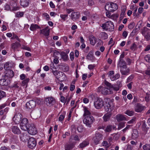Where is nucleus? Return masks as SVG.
<instances>
[{"label": "nucleus", "mask_w": 150, "mask_h": 150, "mask_svg": "<svg viewBox=\"0 0 150 150\" xmlns=\"http://www.w3.org/2000/svg\"><path fill=\"white\" fill-rule=\"evenodd\" d=\"M72 137L74 138V139L75 141H80V139L79 137L77 135H76L74 136L73 135L71 136L70 139L72 138Z\"/></svg>", "instance_id": "obj_48"}, {"label": "nucleus", "mask_w": 150, "mask_h": 150, "mask_svg": "<svg viewBox=\"0 0 150 150\" xmlns=\"http://www.w3.org/2000/svg\"><path fill=\"white\" fill-rule=\"evenodd\" d=\"M60 56L61 58L64 61H66L67 60L68 58V55L64 52H60Z\"/></svg>", "instance_id": "obj_28"}, {"label": "nucleus", "mask_w": 150, "mask_h": 150, "mask_svg": "<svg viewBox=\"0 0 150 150\" xmlns=\"http://www.w3.org/2000/svg\"><path fill=\"white\" fill-rule=\"evenodd\" d=\"M136 45L134 43L130 47V49L132 50H134L135 49H136Z\"/></svg>", "instance_id": "obj_63"}, {"label": "nucleus", "mask_w": 150, "mask_h": 150, "mask_svg": "<svg viewBox=\"0 0 150 150\" xmlns=\"http://www.w3.org/2000/svg\"><path fill=\"white\" fill-rule=\"evenodd\" d=\"M93 54L92 52H90L87 55L86 58H87L90 60H91L93 59Z\"/></svg>", "instance_id": "obj_38"}, {"label": "nucleus", "mask_w": 150, "mask_h": 150, "mask_svg": "<svg viewBox=\"0 0 150 150\" xmlns=\"http://www.w3.org/2000/svg\"><path fill=\"white\" fill-rule=\"evenodd\" d=\"M102 28L105 30L110 31H113L114 28L113 23L111 21H108L105 23L102 24L101 26Z\"/></svg>", "instance_id": "obj_2"}, {"label": "nucleus", "mask_w": 150, "mask_h": 150, "mask_svg": "<svg viewBox=\"0 0 150 150\" xmlns=\"http://www.w3.org/2000/svg\"><path fill=\"white\" fill-rule=\"evenodd\" d=\"M89 40L90 41V44L94 45L96 43V39L93 35H91L88 37Z\"/></svg>", "instance_id": "obj_25"}, {"label": "nucleus", "mask_w": 150, "mask_h": 150, "mask_svg": "<svg viewBox=\"0 0 150 150\" xmlns=\"http://www.w3.org/2000/svg\"><path fill=\"white\" fill-rule=\"evenodd\" d=\"M20 46V44L19 42H15V43H13L12 44L11 48L14 51H15Z\"/></svg>", "instance_id": "obj_31"}, {"label": "nucleus", "mask_w": 150, "mask_h": 150, "mask_svg": "<svg viewBox=\"0 0 150 150\" xmlns=\"http://www.w3.org/2000/svg\"><path fill=\"white\" fill-rule=\"evenodd\" d=\"M116 119L118 122L123 120H127L126 118L123 115L121 114H118L116 116Z\"/></svg>", "instance_id": "obj_21"}, {"label": "nucleus", "mask_w": 150, "mask_h": 150, "mask_svg": "<svg viewBox=\"0 0 150 150\" xmlns=\"http://www.w3.org/2000/svg\"><path fill=\"white\" fill-rule=\"evenodd\" d=\"M112 127V125H108L106 127L105 131L106 132H110L111 131Z\"/></svg>", "instance_id": "obj_42"}, {"label": "nucleus", "mask_w": 150, "mask_h": 150, "mask_svg": "<svg viewBox=\"0 0 150 150\" xmlns=\"http://www.w3.org/2000/svg\"><path fill=\"white\" fill-rule=\"evenodd\" d=\"M24 13L23 12H19L16 13V15L18 17H21L23 16Z\"/></svg>", "instance_id": "obj_44"}, {"label": "nucleus", "mask_w": 150, "mask_h": 150, "mask_svg": "<svg viewBox=\"0 0 150 150\" xmlns=\"http://www.w3.org/2000/svg\"><path fill=\"white\" fill-rule=\"evenodd\" d=\"M22 118V116L20 113L16 114L13 118V120L16 124H19Z\"/></svg>", "instance_id": "obj_14"}, {"label": "nucleus", "mask_w": 150, "mask_h": 150, "mask_svg": "<svg viewBox=\"0 0 150 150\" xmlns=\"http://www.w3.org/2000/svg\"><path fill=\"white\" fill-rule=\"evenodd\" d=\"M112 115L111 113L108 112L105 114L103 117V119L104 122H106L108 121Z\"/></svg>", "instance_id": "obj_22"}, {"label": "nucleus", "mask_w": 150, "mask_h": 150, "mask_svg": "<svg viewBox=\"0 0 150 150\" xmlns=\"http://www.w3.org/2000/svg\"><path fill=\"white\" fill-rule=\"evenodd\" d=\"M70 59L72 61L74 59V53L73 52H71L70 54Z\"/></svg>", "instance_id": "obj_57"}, {"label": "nucleus", "mask_w": 150, "mask_h": 150, "mask_svg": "<svg viewBox=\"0 0 150 150\" xmlns=\"http://www.w3.org/2000/svg\"><path fill=\"white\" fill-rule=\"evenodd\" d=\"M89 144V143L87 140L84 141L82 143H80L79 146V147L83 149Z\"/></svg>", "instance_id": "obj_27"}, {"label": "nucleus", "mask_w": 150, "mask_h": 150, "mask_svg": "<svg viewBox=\"0 0 150 150\" xmlns=\"http://www.w3.org/2000/svg\"><path fill=\"white\" fill-rule=\"evenodd\" d=\"M105 8L107 11L113 12L117 9V6L115 3L108 2L106 3L105 6Z\"/></svg>", "instance_id": "obj_1"}, {"label": "nucleus", "mask_w": 150, "mask_h": 150, "mask_svg": "<svg viewBox=\"0 0 150 150\" xmlns=\"http://www.w3.org/2000/svg\"><path fill=\"white\" fill-rule=\"evenodd\" d=\"M52 72L57 79H59L60 78V75L63 76L64 74L63 72L57 71L56 68H54V70L52 69Z\"/></svg>", "instance_id": "obj_17"}, {"label": "nucleus", "mask_w": 150, "mask_h": 150, "mask_svg": "<svg viewBox=\"0 0 150 150\" xmlns=\"http://www.w3.org/2000/svg\"><path fill=\"white\" fill-rule=\"evenodd\" d=\"M134 112L132 110H127L125 112V114L129 116H132L134 114Z\"/></svg>", "instance_id": "obj_39"}, {"label": "nucleus", "mask_w": 150, "mask_h": 150, "mask_svg": "<svg viewBox=\"0 0 150 150\" xmlns=\"http://www.w3.org/2000/svg\"><path fill=\"white\" fill-rule=\"evenodd\" d=\"M131 126L130 125H127L126 127L122 130V132L125 133Z\"/></svg>", "instance_id": "obj_51"}, {"label": "nucleus", "mask_w": 150, "mask_h": 150, "mask_svg": "<svg viewBox=\"0 0 150 150\" xmlns=\"http://www.w3.org/2000/svg\"><path fill=\"white\" fill-rule=\"evenodd\" d=\"M150 29L147 28L146 27H144L143 28L142 31V33L147 40H149L150 39Z\"/></svg>", "instance_id": "obj_5"}, {"label": "nucleus", "mask_w": 150, "mask_h": 150, "mask_svg": "<svg viewBox=\"0 0 150 150\" xmlns=\"http://www.w3.org/2000/svg\"><path fill=\"white\" fill-rule=\"evenodd\" d=\"M97 91L98 92H101V93L103 95L109 94L112 93V89H108L103 86L99 87L97 89Z\"/></svg>", "instance_id": "obj_4"}, {"label": "nucleus", "mask_w": 150, "mask_h": 150, "mask_svg": "<svg viewBox=\"0 0 150 150\" xmlns=\"http://www.w3.org/2000/svg\"><path fill=\"white\" fill-rule=\"evenodd\" d=\"M139 136L138 133L136 130H134L132 134V137L133 139L137 138Z\"/></svg>", "instance_id": "obj_35"}, {"label": "nucleus", "mask_w": 150, "mask_h": 150, "mask_svg": "<svg viewBox=\"0 0 150 150\" xmlns=\"http://www.w3.org/2000/svg\"><path fill=\"white\" fill-rule=\"evenodd\" d=\"M125 57V53L124 52H122V53L121 54L120 58L119 61H120L121 60H124L123 59V58L124 57Z\"/></svg>", "instance_id": "obj_61"}, {"label": "nucleus", "mask_w": 150, "mask_h": 150, "mask_svg": "<svg viewBox=\"0 0 150 150\" xmlns=\"http://www.w3.org/2000/svg\"><path fill=\"white\" fill-rule=\"evenodd\" d=\"M36 142L34 138L31 137L28 140V147L31 149H33L36 145Z\"/></svg>", "instance_id": "obj_10"}, {"label": "nucleus", "mask_w": 150, "mask_h": 150, "mask_svg": "<svg viewBox=\"0 0 150 150\" xmlns=\"http://www.w3.org/2000/svg\"><path fill=\"white\" fill-rule=\"evenodd\" d=\"M29 0H21L20 4L24 7L28 6L29 4Z\"/></svg>", "instance_id": "obj_24"}, {"label": "nucleus", "mask_w": 150, "mask_h": 150, "mask_svg": "<svg viewBox=\"0 0 150 150\" xmlns=\"http://www.w3.org/2000/svg\"><path fill=\"white\" fill-rule=\"evenodd\" d=\"M144 73L146 75L150 76V66L148 67L147 69L144 71Z\"/></svg>", "instance_id": "obj_50"}, {"label": "nucleus", "mask_w": 150, "mask_h": 150, "mask_svg": "<svg viewBox=\"0 0 150 150\" xmlns=\"http://www.w3.org/2000/svg\"><path fill=\"white\" fill-rule=\"evenodd\" d=\"M99 37L102 39L105 40L107 38L108 35L105 32H102L99 34Z\"/></svg>", "instance_id": "obj_34"}, {"label": "nucleus", "mask_w": 150, "mask_h": 150, "mask_svg": "<svg viewBox=\"0 0 150 150\" xmlns=\"http://www.w3.org/2000/svg\"><path fill=\"white\" fill-rule=\"evenodd\" d=\"M64 118V116L63 115H60L59 118V121H62L63 120Z\"/></svg>", "instance_id": "obj_62"}, {"label": "nucleus", "mask_w": 150, "mask_h": 150, "mask_svg": "<svg viewBox=\"0 0 150 150\" xmlns=\"http://www.w3.org/2000/svg\"><path fill=\"white\" fill-rule=\"evenodd\" d=\"M113 108V103L111 102H109L108 103H107L105 107V110L109 113H111Z\"/></svg>", "instance_id": "obj_16"}, {"label": "nucleus", "mask_w": 150, "mask_h": 150, "mask_svg": "<svg viewBox=\"0 0 150 150\" xmlns=\"http://www.w3.org/2000/svg\"><path fill=\"white\" fill-rule=\"evenodd\" d=\"M39 28L38 25L36 24H31L30 27V29L32 31L35 30Z\"/></svg>", "instance_id": "obj_36"}, {"label": "nucleus", "mask_w": 150, "mask_h": 150, "mask_svg": "<svg viewBox=\"0 0 150 150\" xmlns=\"http://www.w3.org/2000/svg\"><path fill=\"white\" fill-rule=\"evenodd\" d=\"M112 88L116 91H118L119 89V87L117 85H112Z\"/></svg>", "instance_id": "obj_52"}, {"label": "nucleus", "mask_w": 150, "mask_h": 150, "mask_svg": "<svg viewBox=\"0 0 150 150\" xmlns=\"http://www.w3.org/2000/svg\"><path fill=\"white\" fill-rule=\"evenodd\" d=\"M29 81V78H27L23 81H22V83L23 86H24L26 85L28 82Z\"/></svg>", "instance_id": "obj_53"}, {"label": "nucleus", "mask_w": 150, "mask_h": 150, "mask_svg": "<svg viewBox=\"0 0 150 150\" xmlns=\"http://www.w3.org/2000/svg\"><path fill=\"white\" fill-rule=\"evenodd\" d=\"M9 80L3 79L0 80V85L2 86H7L9 83L8 82Z\"/></svg>", "instance_id": "obj_23"}, {"label": "nucleus", "mask_w": 150, "mask_h": 150, "mask_svg": "<svg viewBox=\"0 0 150 150\" xmlns=\"http://www.w3.org/2000/svg\"><path fill=\"white\" fill-rule=\"evenodd\" d=\"M6 96L5 93L2 91H0V100Z\"/></svg>", "instance_id": "obj_45"}, {"label": "nucleus", "mask_w": 150, "mask_h": 150, "mask_svg": "<svg viewBox=\"0 0 150 150\" xmlns=\"http://www.w3.org/2000/svg\"><path fill=\"white\" fill-rule=\"evenodd\" d=\"M135 25V23L134 22H132L129 24L128 25V28L130 29H132L134 27Z\"/></svg>", "instance_id": "obj_55"}, {"label": "nucleus", "mask_w": 150, "mask_h": 150, "mask_svg": "<svg viewBox=\"0 0 150 150\" xmlns=\"http://www.w3.org/2000/svg\"><path fill=\"white\" fill-rule=\"evenodd\" d=\"M105 84L107 86L109 87V88L111 89V88L112 85L108 81H105Z\"/></svg>", "instance_id": "obj_59"}, {"label": "nucleus", "mask_w": 150, "mask_h": 150, "mask_svg": "<svg viewBox=\"0 0 150 150\" xmlns=\"http://www.w3.org/2000/svg\"><path fill=\"white\" fill-rule=\"evenodd\" d=\"M0 150H9L8 147L5 146H1L0 149Z\"/></svg>", "instance_id": "obj_64"}, {"label": "nucleus", "mask_w": 150, "mask_h": 150, "mask_svg": "<svg viewBox=\"0 0 150 150\" xmlns=\"http://www.w3.org/2000/svg\"><path fill=\"white\" fill-rule=\"evenodd\" d=\"M68 15L67 14H61L60 15V17L64 20H65L66 18L68 17Z\"/></svg>", "instance_id": "obj_58"}, {"label": "nucleus", "mask_w": 150, "mask_h": 150, "mask_svg": "<svg viewBox=\"0 0 150 150\" xmlns=\"http://www.w3.org/2000/svg\"><path fill=\"white\" fill-rule=\"evenodd\" d=\"M94 105L96 108L100 109L103 105V101L102 99L101 98H98L94 101Z\"/></svg>", "instance_id": "obj_6"}, {"label": "nucleus", "mask_w": 150, "mask_h": 150, "mask_svg": "<svg viewBox=\"0 0 150 150\" xmlns=\"http://www.w3.org/2000/svg\"><path fill=\"white\" fill-rule=\"evenodd\" d=\"M60 55V53L57 51L55 50L53 53V56L54 58H59L58 56Z\"/></svg>", "instance_id": "obj_41"}, {"label": "nucleus", "mask_w": 150, "mask_h": 150, "mask_svg": "<svg viewBox=\"0 0 150 150\" xmlns=\"http://www.w3.org/2000/svg\"><path fill=\"white\" fill-rule=\"evenodd\" d=\"M8 109L7 108H6L4 109V110H2L0 111V115H4V114L6 112H7Z\"/></svg>", "instance_id": "obj_56"}, {"label": "nucleus", "mask_w": 150, "mask_h": 150, "mask_svg": "<svg viewBox=\"0 0 150 150\" xmlns=\"http://www.w3.org/2000/svg\"><path fill=\"white\" fill-rule=\"evenodd\" d=\"M40 33L45 36H48L50 33V29L49 27L47 26L45 28L41 30Z\"/></svg>", "instance_id": "obj_20"}, {"label": "nucleus", "mask_w": 150, "mask_h": 150, "mask_svg": "<svg viewBox=\"0 0 150 150\" xmlns=\"http://www.w3.org/2000/svg\"><path fill=\"white\" fill-rule=\"evenodd\" d=\"M12 67V64L9 62H6L4 65V68L6 70L10 69Z\"/></svg>", "instance_id": "obj_30"}, {"label": "nucleus", "mask_w": 150, "mask_h": 150, "mask_svg": "<svg viewBox=\"0 0 150 150\" xmlns=\"http://www.w3.org/2000/svg\"><path fill=\"white\" fill-rule=\"evenodd\" d=\"M47 20H49L50 17L49 15L46 13H44L42 15Z\"/></svg>", "instance_id": "obj_54"}, {"label": "nucleus", "mask_w": 150, "mask_h": 150, "mask_svg": "<svg viewBox=\"0 0 150 150\" xmlns=\"http://www.w3.org/2000/svg\"><path fill=\"white\" fill-rule=\"evenodd\" d=\"M129 71V68H127V67H126V68L124 69H120V71L122 75H127L128 74Z\"/></svg>", "instance_id": "obj_26"}, {"label": "nucleus", "mask_w": 150, "mask_h": 150, "mask_svg": "<svg viewBox=\"0 0 150 150\" xmlns=\"http://www.w3.org/2000/svg\"><path fill=\"white\" fill-rule=\"evenodd\" d=\"M95 121L94 117L91 115L86 117L83 120V122L87 127H90L91 125Z\"/></svg>", "instance_id": "obj_3"}, {"label": "nucleus", "mask_w": 150, "mask_h": 150, "mask_svg": "<svg viewBox=\"0 0 150 150\" xmlns=\"http://www.w3.org/2000/svg\"><path fill=\"white\" fill-rule=\"evenodd\" d=\"M28 121L26 118H23L20 123V127L21 129L26 131L28 128Z\"/></svg>", "instance_id": "obj_9"}, {"label": "nucleus", "mask_w": 150, "mask_h": 150, "mask_svg": "<svg viewBox=\"0 0 150 150\" xmlns=\"http://www.w3.org/2000/svg\"><path fill=\"white\" fill-rule=\"evenodd\" d=\"M109 11H107L106 13V16L109 18H113V15H111V13L109 12Z\"/></svg>", "instance_id": "obj_46"}, {"label": "nucleus", "mask_w": 150, "mask_h": 150, "mask_svg": "<svg viewBox=\"0 0 150 150\" xmlns=\"http://www.w3.org/2000/svg\"><path fill=\"white\" fill-rule=\"evenodd\" d=\"M12 129L13 132L15 134H19L21 133L19 128L17 126H13Z\"/></svg>", "instance_id": "obj_29"}, {"label": "nucleus", "mask_w": 150, "mask_h": 150, "mask_svg": "<svg viewBox=\"0 0 150 150\" xmlns=\"http://www.w3.org/2000/svg\"><path fill=\"white\" fill-rule=\"evenodd\" d=\"M80 13L78 11L73 12L71 13L70 18L73 21H76L80 18Z\"/></svg>", "instance_id": "obj_13"}, {"label": "nucleus", "mask_w": 150, "mask_h": 150, "mask_svg": "<svg viewBox=\"0 0 150 150\" xmlns=\"http://www.w3.org/2000/svg\"><path fill=\"white\" fill-rule=\"evenodd\" d=\"M142 148L144 150H150V144H146L143 146Z\"/></svg>", "instance_id": "obj_40"}, {"label": "nucleus", "mask_w": 150, "mask_h": 150, "mask_svg": "<svg viewBox=\"0 0 150 150\" xmlns=\"http://www.w3.org/2000/svg\"><path fill=\"white\" fill-rule=\"evenodd\" d=\"M28 132L30 134L34 135L36 134L37 132L36 128L33 124L29 125L28 127L27 130Z\"/></svg>", "instance_id": "obj_7"}, {"label": "nucleus", "mask_w": 150, "mask_h": 150, "mask_svg": "<svg viewBox=\"0 0 150 150\" xmlns=\"http://www.w3.org/2000/svg\"><path fill=\"white\" fill-rule=\"evenodd\" d=\"M117 67H120V69H122L127 67L126 62L124 60L119 61L117 64Z\"/></svg>", "instance_id": "obj_18"}, {"label": "nucleus", "mask_w": 150, "mask_h": 150, "mask_svg": "<svg viewBox=\"0 0 150 150\" xmlns=\"http://www.w3.org/2000/svg\"><path fill=\"white\" fill-rule=\"evenodd\" d=\"M125 122H120L118 124V127L117 129L119 130L124 127L125 126Z\"/></svg>", "instance_id": "obj_37"}, {"label": "nucleus", "mask_w": 150, "mask_h": 150, "mask_svg": "<svg viewBox=\"0 0 150 150\" xmlns=\"http://www.w3.org/2000/svg\"><path fill=\"white\" fill-rule=\"evenodd\" d=\"M144 59L146 62L150 63V54L146 55L144 57Z\"/></svg>", "instance_id": "obj_47"}, {"label": "nucleus", "mask_w": 150, "mask_h": 150, "mask_svg": "<svg viewBox=\"0 0 150 150\" xmlns=\"http://www.w3.org/2000/svg\"><path fill=\"white\" fill-rule=\"evenodd\" d=\"M102 139V135L100 133H97L93 138V140L95 144L97 145L99 143L100 141Z\"/></svg>", "instance_id": "obj_12"}, {"label": "nucleus", "mask_w": 150, "mask_h": 150, "mask_svg": "<svg viewBox=\"0 0 150 150\" xmlns=\"http://www.w3.org/2000/svg\"><path fill=\"white\" fill-rule=\"evenodd\" d=\"M5 73L6 76L8 78H12L14 75L13 71L11 69L6 70Z\"/></svg>", "instance_id": "obj_19"}, {"label": "nucleus", "mask_w": 150, "mask_h": 150, "mask_svg": "<svg viewBox=\"0 0 150 150\" xmlns=\"http://www.w3.org/2000/svg\"><path fill=\"white\" fill-rule=\"evenodd\" d=\"M45 101L47 105L49 107L53 105L55 102L54 99L52 97L46 98Z\"/></svg>", "instance_id": "obj_11"}, {"label": "nucleus", "mask_w": 150, "mask_h": 150, "mask_svg": "<svg viewBox=\"0 0 150 150\" xmlns=\"http://www.w3.org/2000/svg\"><path fill=\"white\" fill-rule=\"evenodd\" d=\"M134 78L133 75H131L129 76L127 79V81L128 82L130 81Z\"/></svg>", "instance_id": "obj_60"}, {"label": "nucleus", "mask_w": 150, "mask_h": 150, "mask_svg": "<svg viewBox=\"0 0 150 150\" xmlns=\"http://www.w3.org/2000/svg\"><path fill=\"white\" fill-rule=\"evenodd\" d=\"M65 150H70L72 148V146L71 145L67 144L65 146Z\"/></svg>", "instance_id": "obj_49"}, {"label": "nucleus", "mask_w": 150, "mask_h": 150, "mask_svg": "<svg viewBox=\"0 0 150 150\" xmlns=\"http://www.w3.org/2000/svg\"><path fill=\"white\" fill-rule=\"evenodd\" d=\"M83 111L84 113L83 114V116L84 117L86 116L90 115H91V112L88 110V108L86 107H83Z\"/></svg>", "instance_id": "obj_33"}, {"label": "nucleus", "mask_w": 150, "mask_h": 150, "mask_svg": "<svg viewBox=\"0 0 150 150\" xmlns=\"http://www.w3.org/2000/svg\"><path fill=\"white\" fill-rule=\"evenodd\" d=\"M103 146H105L106 148H108L110 146V144L106 141H104L102 144Z\"/></svg>", "instance_id": "obj_43"}, {"label": "nucleus", "mask_w": 150, "mask_h": 150, "mask_svg": "<svg viewBox=\"0 0 150 150\" xmlns=\"http://www.w3.org/2000/svg\"><path fill=\"white\" fill-rule=\"evenodd\" d=\"M146 108L145 106L142 105V104L137 103L134 106V110L137 112H141L144 111Z\"/></svg>", "instance_id": "obj_8"}, {"label": "nucleus", "mask_w": 150, "mask_h": 150, "mask_svg": "<svg viewBox=\"0 0 150 150\" xmlns=\"http://www.w3.org/2000/svg\"><path fill=\"white\" fill-rule=\"evenodd\" d=\"M20 139L23 141H25L28 138V136L25 133H22L20 135Z\"/></svg>", "instance_id": "obj_32"}, {"label": "nucleus", "mask_w": 150, "mask_h": 150, "mask_svg": "<svg viewBox=\"0 0 150 150\" xmlns=\"http://www.w3.org/2000/svg\"><path fill=\"white\" fill-rule=\"evenodd\" d=\"M36 105L35 101L34 100H31L26 103V106L27 108L31 110L33 109Z\"/></svg>", "instance_id": "obj_15"}]
</instances>
